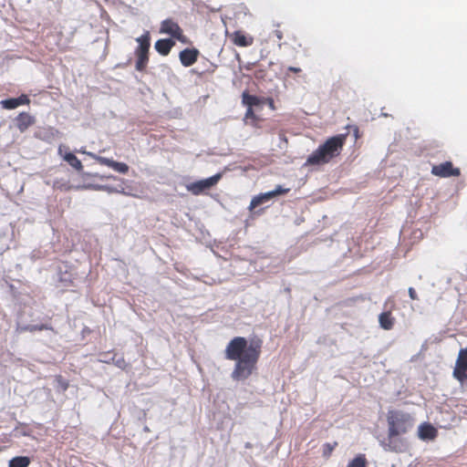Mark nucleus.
<instances>
[{
	"mask_svg": "<svg viewBox=\"0 0 467 467\" xmlns=\"http://www.w3.org/2000/svg\"><path fill=\"white\" fill-rule=\"evenodd\" d=\"M263 348L261 338L248 341L244 337H234L226 345L225 358L234 361L231 377L235 381H244L249 379L256 370Z\"/></svg>",
	"mask_w": 467,
	"mask_h": 467,
	"instance_id": "f257e3e1",
	"label": "nucleus"
},
{
	"mask_svg": "<svg viewBox=\"0 0 467 467\" xmlns=\"http://www.w3.org/2000/svg\"><path fill=\"white\" fill-rule=\"evenodd\" d=\"M388 438L382 443L384 450L403 452L408 449V442L400 436L406 434L413 427V420L409 413L400 410H389L387 415Z\"/></svg>",
	"mask_w": 467,
	"mask_h": 467,
	"instance_id": "f03ea898",
	"label": "nucleus"
},
{
	"mask_svg": "<svg viewBox=\"0 0 467 467\" xmlns=\"http://www.w3.org/2000/svg\"><path fill=\"white\" fill-rule=\"evenodd\" d=\"M174 44V41L171 39H159L156 41L154 47L159 54L161 56H167L171 52Z\"/></svg>",
	"mask_w": 467,
	"mask_h": 467,
	"instance_id": "dca6fc26",
	"label": "nucleus"
},
{
	"mask_svg": "<svg viewBox=\"0 0 467 467\" xmlns=\"http://www.w3.org/2000/svg\"><path fill=\"white\" fill-rule=\"evenodd\" d=\"M232 41L238 47H249L253 44V38L247 37L243 32L235 31L232 36Z\"/></svg>",
	"mask_w": 467,
	"mask_h": 467,
	"instance_id": "f3484780",
	"label": "nucleus"
},
{
	"mask_svg": "<svg viewBox=\"0 0 467 467\" xmlns=\"http://www.w3.org/2000/svg\"><path fill=\"white\" fill-rule=\"evenodd\" d=\"M65 150H67V147H66L65 145H60L58 147V154L62 156L64 161H66L75 170L78 171H82L83 165L80 160L78 159V157L71 152H64Z\"/></svg>",
	"mask_w": 467,
	"mask_h": 467,
	"instance_id": "f8f14e48",
	"label": "nucleus"
},
{
	"mask_svg": "<svg viewBox=\"0 0 467 467\" xmlns=\"http://www.w3.org/2000/svg\"><path fill=\"white\" fill-rule=\"evenodd\" d=\"M111 360L118 368L121 369H126L129 366L123 356H118L117 354H114L111 358Z\"/></svg>",
	"mask_w": 467,
	"mask_h": 467,
	"instance_id": "393cba45",
	"label": "nucleus"
},
{
	"mask_svg": "<svg viewBox=\"0 0 467 467\" xmlns=\"http://www.w3.org/2000/svg\"><path fill=\"white\" fill-rule=\"evenodd\" d=\"M242 99L243 103L250 109H253L254 106H258L263 102L262 99L257 96L250 95L246 92L243 93Z\"/></svg>",
	"mask_w": 467,
	"mask_h": 467,
	"instance_id": "6ab92c4d",
	"label": "nucleus"
},
{
	"mask_svg": "<svg viewBox=\"0 0 467 467\" xmlns=\"http://www.w3.org/2000/svg\"><path fill=\"white\" fill-rule=\"evenodd\" d=\"M244 120L246 121V123H251L254 126L256 125L258 118L255 115L253 109L247 108L246 112L244 114Z\"/></svg>",
	"mask_w": 467,
	"mask_h": 467,
	"instance_id": "b1692460",
	"label": "nucleus"
},
{
	"mask_svg": "<svg viewBox=\"0 0 467 467\" xmlns=\"http://www.w3.org/2000/svg\"><path fill=\"white\" fill-rule=\"evenodd\" d=\"M452 375L460 383L467 380V348L460 349Z\"/></svg>",
	"mask_w": 467,
	"mask_h": 467,
	"instance_id": "423d86ee",
	"label": "nucleus"
},
{
	"mask_svg": "<svg viewBox=\"0 0 467 467\" xmlns=\"http://www.w3.org/2000/svg\"><path fill=\"white\" fill-rule=\"evenodd\" d=\"M199 50L196 48H185L179 54V58L183 67L192 66L198 59Z\"/></svg>",
	"mask_w": 467,
	"mask_h": 467,
	"instance_id": "9d476101",
	"label": "nucleus"
},
{
	"mask_svg": "<svg viewBox=\"0 0 467 467\" xmlns=\"http://www.w3.org/2000/svg\"><path fill=\"white\" fill-rule=\"evenodd\" d=\"M379 322L383 329L390 330L394 326L395 318L392 317L391 311H386L379 316Z\"/></svg>",
	"mask_w": 467,
	"mask_h": 467,
	"instance_id": "a211bd4d",
	"label": "nucleus"
},
{
	"mask_svg": "<svg viewBox=\"0 0 467 467\" xmlns=\"http://www.w3.org/2000/svg\"><path fill=\"white\" fill-rule=\"evenodd\" d=\"M345 135H337L327 139L306 159V166L323 165L338 156L345 144Z\"/></svg>",
	"mask_w": 467,
	"mask_h": 467,
	"instance_id": "7ed1b4c3",
	"label": "nucleus"
},
{
	"mask_svg": "<svg viewBox=\"0 0 467 467\" xmlns=\"http://www.w3.org/2000/svg\"><path fill=\"white\" fill-rule=\"evenodd\" d=\"M96 160L99 164L108 166L119 173L126 174L129 171V166L124 162H119L101 156L96 157Z\"/></svg>",
	"mask_w": 467,
	"mask_h": 467,
	"instance_id": "ddd939ff",
	"label": "nucleus"
},
{
	"mask_svg": "<svg viewBox=\"0 0 467 467\" xmlns=\"http://www.w3.org/2000/svg\"><path fill=\"white\" fill-rule=\"evenodd\" d=\"M223 174L218 172L212 177H209L204 180H200L190 183L186 186L187 190L192 192L193 195H200L204 191L211 189L214 185H216L219 181L222 179Z\"/></svg>",
	"mask_w": 467,
	"mask_h": 467,
	"instance_id": "39448f33",
	"label": "nucleus"
},
{
	"mask_svg": "<svg viewBox=\"0 0 467 467\" xmlns=\"http://www.w3.org/2000/svg\"><path fill=\"white\" fill-rule=\"evenodd\" d=\"M30 459L27 456H16L9 461L8 467H28Z\"/></svg>",
	"mask_w": 467,
	"mask_h": 467,
	"instance_id": "aec40b11",
	"label": "nucleus"
},
{
	"mask_svg": "<svg viewBox=\"0 0 467 467\" xmlns=\"http://www.w3.org/2000/svg\"><path fill=\"white\" fill-rule=\"evenodd\" d=\"M56 380L63 390L68 388V382L61 375L57 376Z\"/></svg>",
	"mask_w": 467,
	"mask_h": 467,
	"instance_id": "bb28decb",
	"label": "nucleus"
},
{
	"mask_svg": "<svg viewBox=\"0 0 467 467\" xmlns=\"http://www.w3.org/2000/svg\"><path fill=\"white\" fill-rule=\"evenodd\" d=\"M75 276L71 272L65 271L59 274L58 281L64 287H69L74 285Z\"/></svg>",
	"mask_w": 467,
	"mask_h": 467,
	"instance_id": "412c9836",
	"label": "nucleus"
},
{
	"mask_svg": "<svg viewBox=\"0 0 467 467\" xmlns=\"http://www.w3.org/2000/svg\"><path fill=\"white\" fill-rule=\"evenodd\" d=\"M137 42L139 43L138 47L135 50V56L137 57L135 67L138 71H144L149 62V49L150 47V36L147 31L140 37Z\"/></svg>",
	"mask_w": 467,
	"mask_h": 467,
	"instance_id": "20e7f679",
	"label": "nucleus"
},
{
	"mask_svg": "<svg viewBox=\"0 0 467 467\" xmlns=\"http://www.w3.org/2000/svg\"><path fill=\"white\" fill-rule=\"evenodd\" d=\"M30 99L27 95L22 94L18 98L7 99L0 101V105L5 109H14L21 105H29Z\"/></svg>",
	"mask_w": 467,
	"mask_h": 467,
	"instance_id": "9b49d317",
	"label": "nucleus"
},
{
	"mask_svg": "<svg viewBox=\"0 0 467 467\" xmlns=\"http://www.w3.org/2000/svg\"><path fill=\"white\" fill-rule=\"evenodd\" d=\"M337 446V441H335L333 444L332 443H325L323 445V456L329 457Z\"/></svg>",
	"mask_w": 467,
	"mask_h": 467,
	"instance_id": "a878e982",
	"label": "nucleus"
},
{
	"mask_svg": "<svg viewBox=\"0 0 467 467\" xmlns=\"http://www.w3.org/2000/svg\"><path fill=\"white\" fill-rule=\"evenodd\" d=\"M409 296L412 299V300H417L418 299V296H417V293L415 291V289L413 287H410L409 290Z\"/></svg>",
	"mask_w": 467,
	"mask_h": 467,
	"instance_id": "cd10ccee",
	"label": "nucleus"
},
{
	"mask_svg": "<svg viewBox=\"0 0 467 467\" xmlns=\"http://www.w3.org/2000/svg\"><path fill=\"white\" fill-rule=\"evenodd\" d=\"M274 34H275V36H276V38L278 40H282V38H283V32L280 29H275L274 31Z\"/></svg>",
	"mask_w": 467,
	"mask_h": 467,
	"instance_id": "c85d7f7f",
	"label": "nucleus"
},
{
	"mask_svg": "<svg viewBox=\"0 0 467 467\" xmlns=\"http://www.w3.org/2000/svg\"><path fill=\"white\" fill-rule=\"evenodd\" d=\"M287 71H290V72H293V73H300L302 70L300 67H289L287 68Z\"/></svg>",
	"mask_w": 467,
	"mask_h": 467,
	"instance_id": "c756f323",
	"label": "nucleus"
},
{
	"mask_svg": "<svg viewBox=\"0 0 467 467\" xmlns=\"http://www.w3.org/2000/svg\"><path fill=\"white\" fill-rule=\"evenodd\" d=\"M368 461L365 454L359 453L351 460L347 467H367Z\"/></svg>",
	"mask_w": 467,
	"mask_h": 467,
	"instance_id": "4be33fe9",
	"label": "nucleus"
},
{
	"mask_svg": "<svg viewBox=\"0 0 467 467\" xmlns=\"http://www.w3.org/2000/svg\"><path fill=\"white\" fill-rule=\"evenodd\" d=\"M160 33L169 35L181 42H185L182 29L171 18H167L161 23Z\"/></svg>",
	"mask_w": 467,
	"mask_h": 467,
	"instance_id": "0eeeda50",
	"label": "nucleus"
},
{
	"mask_svg": "<svg viewBox=\"0 0 467 467\" xmlns=\"http://www.w3.org/2000/svg\"><path fill=\"white\" fill-rule=\"evenodd\" d=\"M289 191H290L289 188H284L282 185H277L275 187V189L273 191L254 196L250 202L249 208H250V210H253V209L256 208L257 206H259L260 204L266 202L278 195H283V194L288 193Z\"/></svg>",
	"mask_w": 467,
	"mask_h": 467,
	"instance_id": "6e6552de",
	"label": "nucleus"
},
{
	"mask_svg": "<svg viewBox=\"0 0 467 467\" xmlns=\"http://www.w3.org/2000/svg\"><path fill=\"white\" fill-rule=\"evenodd\" d=\"M437 436V430L429 423H423L419 427V437L421 440H433Z\"/></svg>",
	"mask_w": 467,
	"mask_h": 467,
	"instance_id": "2eb2a0df",
	"label": "nucleus"
},
{
	"mask_svg": "<svg viewBox=\"0 0 467 467\" xmlns=\"http://www.w3.org/2000/svg\"><path fill=\"white\" fill-rule=\"evenodd\" d=\"M431 173L441 178L458 177L461 175L459 168H454L451 161H445L431 168Z\"/></svg>",
	"mask_w": 467,
	"mask_h": 467,
	"instance_id": "1a4fd4ad",
	"label": "nucleus"
},
{
	"mask_svg": "<svg viewBox=\"0 0 467 467\" xmlns=\"http://www.w3.org/2000/svg\"><path fill=\"white\" fill-rule=\"evenodd\" d=\"M267 104H268L270 109H275V102H274L273 99H267Z\"/></svg>",
	"mask_w": 467,
	"mask_h": 467,
	"instance_id": "7c9ffc66",
	"label": "nucleus"
},
{
	"mask_svg": "<svg viewBox=\"0 0 467 467\" xmlns=\"http://www.w3.org/2000/svg\"><path fill=\"white\" fill-rule=\"evenodd\" d=\"M24 329L26 331H29V332L42 331V330H52L53 331V327L49 324L28 325Z\"/></svg>",
	"mask_w": 467,
	"mask_h": 467,
	"instance_id": "5701e85b",
	"label": "nucleus"
},
{
	"mask_svg": "<svg viewBox=\"0 0 467 467\" xmlns=\"http://www.w3.org/2000/svg\"><path fill=\"white\" fill-rule=\"evenodd\" d=\"M34 123L35 118L27 112H21L16 118V126L21 132L26 130Z\"/></svg>",
	"mask_w": 467,
	"mask_h": 467,
	"instance_id": "4468645a",
	"label": "nucleus"
}]
</instances>
